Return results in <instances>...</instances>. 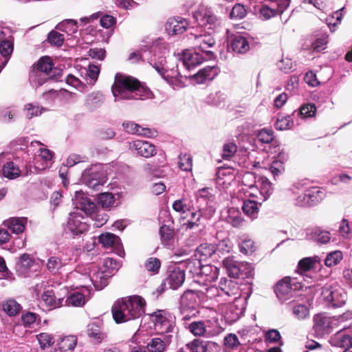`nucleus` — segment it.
Returning <instances> with one entry per match:
<instances>
[{
	"instance_id": "nucleus-1",
	"label": "nucleus",
	"mask_w": 352,
	"mask_h": 352,
	"mask_svg": "<svg viewBox=\"0 0 352 352\" xmlns=\"http://www.w3.org/2000/svg\"><path fill=\"white\" fill-rule=\"evenodd\" d=\"M115 101L120 100H146L152 98L153 94L146 87L133 77L117 74L111 87Z\"/></svg>"
},
{
	"instance_id": "nucleus-2",
	"label": "nucleus",
	"mask_w": 352,
	"mask_h": 352,
	"mask_svg": "<svg viewBox=\"0 0 352 352\" xmlns=\"http://www.w3.org/2000/svg\"><path fill=\"white\" fill-rule=\"evenodd\" d=\"M144 300L138 296L120 299L112 307L113 318L116 323H122L140 318L144 313Z\"/></svg>"
},
{
	"instance_id": "nucleus-3",
	"label": "nucleus",
	"mask_w": 352,
	"mask_h": 352,
	"mask_svg": "<svg viewBox=\"0 0 352 352\" xmlns=\"http://www.w3.org/2000/svg\"><path fill=\"white\" fill-rule=\"evenodd\" d=\"M54 63L49 56H43L34 65L33 71L30 76L32 85L37 88L52 80L54 76L53 72Z\"/></svg>"
},
{
	"instance_id": "nucleus-4",
	"label": "nucleus",
	"mask_w": 352,
	"mask_h": 352,
	"mask_svg": "<svg viewBox=\"0 0 352 352\" xmlns=\"http://www.w3.org/2000/svg\"><path fill=\"white\" fill-rule=\"evenodd\" d=\"M185 329L194 336L212 338L222 333L223 329L212 320H201L190 322L185 324Z\"/></svg>"
},
{
	"instance_id": "nucleus-5",
	"label": "nucleus",
	"mask_w": 352,
	"mask_h": 352,
	"mask_svg": "<svg viewBox=\"0 0 352 352\" xmlns=\"http://www.w3.org/2000/svg\"><path fill=\"white\" fill-rule=\"evenodd\" d=\"M151 54V52L148 50L143 52L141 54L133 52L129 55V59L133 60L135 57H140L142 59L147 58L150 65L153 66L157 72L159 73L165 80L169 82L170 75L166 68L165 56L161 54V53L155 52L154 54L148 58Z\"/></svg>"
},
{
	"instance_id": "nucleus-6",
	"label": "nucleus",
	"mask_w": 352,
	"mask_h": 352,
	"mask_svg": "<svg viewBox=\"0 0 352 352\" xmlns=\"http://www.w3.org/2000/svg\"><path fill=\"white\" fill-rule=\"evenodd\" d=\"M302 287V283L296 278L285 277L276 284L275 293L279 300L284 302L291 298L294 293Z\"/></svg>"
},
{
	"instance_id": "nucleus-7",
	"label": "nucleus",
	"mask_w": 352,
	"mask_h": 352,
	"mask_svg": "<svg viewBox=\"0 0 352 352\" xmlns=\"http://www.w3.org/2000/svg\"><path fill=\"white\" fill-rule=\"evenodd\" d=\"M197 20L200 19L202 25L214 32H219L221 29V21L212 12L210 8L201 6L195 14Z\"/></svg>"
},
{
	"instance_id": "nucleus-8",
	"label": "nucleus",
	"mask_w": 352,
	"mask_h": 352,
	"mask_svg": "<svg viewBox=\"0 0 352 352\" xmlns=\"http://www.w3.org/2000/svg\"><path fill=\"white\" fill-rule=\"evenodd\" d=\"M269 4H263L259 10L262 19L268 20L277 15H281L288 8L291 0H265Z\"/></svg>"
},
{
	"instance_id": "nucleus-9",
	"label": "nucleus",
	"mask_w": 352,
	"mask_h": 352,
	"mask_svg": "<svg viewBox=\"0 0 352 352\" xmlns=\"http://www.w3.org/2000/svg\"><path fill=\"white\" fill-rule=\"evenodd\" d=\"M321 294L327 305L333 308L341 307L346 300V295L342 289L331 285L324 287Z\"/></svg>"
},
{
	"instance_id": "nucleus-10",
	"label": "nucleus",
	"mask_w": 352,
	"mask_h": 352,
	"mask_svg": "<svg viewBox=\"0 0 352 352\" xmlns=\"http://www.w3.org/2000/svg\"><path fill=\"white\" fill-rule=\"evenodd\" d=\"M324 195V192L319 187L313 186L296 197V204L300 206H312L320 203Z\"/></svg>"
},
{
	"instance_id": "nucleus-11",
	"label": "nucleus",
	"mask_w": 352,
	"mask_h": 352,
	"mask_svg": "<svg viewBox=\"0 0 352 352\" xmlns=\"http://www.w3.org/2000/svg\"><path fill=\"white\" fill-rule=\"evenodd\" d=\"M314 329L318 336L329 333L337 325L338 318L336 317H330L324 314H317L315 316Z\"/></svg>"
},
{
	"instance_id": "nucleus-12",
	"label": "nucleus",
	"mask_w": 352,
	"mask_h": 352,
	"mask_svg": "<svg viewBox=\"0 0 352 352\" xmlns=\"http://www.w3.org/2000/svg\"><path fill=\"white\" fill-rule=\"evenodd\" d=\"M88 230V225L85 221V218L79 212H72L69 214L66 232H69L73 236H78Z\"/></svg>"
},
{
	"instance_id": "nucleus-13",
	"label": "nucleus",
	"mask_w": 352,
	"mask_h": 352,
	"mask_svg": "<svg viewBox=\"0 0 352 352\" xmlns=\"http://www.w3.org/2000/svg\"><path fill=\"white\" fill-rule=\"evenodd\" d=\"M241 300L237 298L232 303L221 305V309L226 322L232 324L238 320L244 311L243 305H239Z\"/></svg>"
},
{
	"instance_id": "nucleus-14",
	"label": "nucleus",
	"mask_w": 352,
	"mask_h": 352,
	"mask_svg": "<svg viewBox=\"0 0 352 352\" xmlns=\"http://www.w3.org/2000/svg\"><path fill=\"white\" fill-rule=\"evenodd\" d=\"M129 149L139 156L148 158L157 153L155 146L141 140H136L129 143Z\"/></svg>"
},
{
	"instance_id": "nucleus-15",
	"label": "nucleus",
	"mask_w": 352,
	"mask_h": 352,
	"mask_svg": "<svg viewBox=\"0 0 352 352\" xmlns=\"http://www.w3.org/2000/svg\"><path fill=\"white\" fill-rule=\"evenodd\" d=\"M72 201L76 208L83 211L87 215L90 216L97 210L96 203L91 201L82 191H76L72 198Z\"/></svg>"
},
{
	"instance_id": "nucleus-16",
	"label": "nucleus",
	"mask_w": 352,
	"mask_h": 352,
	"mask_svg": "<svg viewBox=\"0 0 352 352\" xmlns=\"http://www.w3.org/2000/svg\"><path fill=\"white\" fill-rule=\"evenodd\" d=\"M222 301H228L230 298L236 300L239 296L237 283L235 281L222 278L219 283Z\"/></svg>"
},
{
	"instance_id": "nucleus-17",
	"label": "nucleus",
	"mask_w": 352,
	"mask_h": 352,
	"mask_svg": "<svg viewBox=\"0 0 352 352\" xmlns=\"http://www.w3.org/2000/svg\"><path fill=\"white\" fill-rule=\"evenodd\" d=\"M331 344L334 346L351 349L352 347V330L350 327L343 328L331 337Z\"/></svg>"
},
{
	"instance_id": "nucleus-18",
	"label": "nucleus",
	"mask_w": 352,
	"mask_h": 352,
	"mask_svg": "<svg viewBox=\"0 0 352 352\" xmlns=\"http://www.w3.org/2000/svg\"><path fill=\"white\" fill-rule=\"evenodd\" d=\"M99 242L104 248H111L118 255L122 256L124 254L121 240L119 236L110 232L102 234L98 237Z\"/></svg>"
},
{
	"instance_id": "nucleus-19",
	"label": "nucleus",
	"mask_w": 352,
	"mask_h": 352,
	"mask_svg": "<svg viewBox=\"0 0 352 352\" xmlns=\"http://www.w3.org/2000/svg\"><path fill=\"white\" fill-rule=\"evenodd\" d=\"M199 272V276L195 279V283L203 285L212 283L217 279L219 273L217 267L210 265H202Z\"/></svg>"
},
{
	"instance_id": "nucleus-20",
	"label": "nucleus",
	"mask_w": 352,
	"mask_h": 352,
	"mask_svg": "<svg viewBox=\"0 0 352 352\" xmlns=\"http://www.w3.org/2000/svg\"><path fill=\"white\" fill-rule=\"evenodd\" d=\"M90 292L86 287H82L80 291H74L64 298V306L82 307L89 298Z\"/></svg>"
},
{
	"instance_id": "nucleus-21",
	"label": "nucleus",
	"mask_w": 352,
	"mask_h": 352,
	"mask_svg": "<svg viewBox=\"0 0 352 352\" xmlns=\"http://www.w3.org/2000/svg\"><path fill=\"white\" fill-rule=\"evenodd\" d=\"M215 44V40L210 34H200L195 36V45L199 47L202 54L210 59L213 56V53L208 50V48L213 47Z\"/></svg>"
},
{
	"instance_id": "nucleus-22",
	"label": "nucleus",
	"mask_w": 352,
	"mask_h": 352,
	"mask_svg": "<svg viewBox=\"0 0 352 352\" xmlns=\"http://www.w3.org/2000/svg\"><path fill=\"white\" fill-rule=\"evenodd\" d=\"M188 25V21L182 17L169 19L166 23V30L171 35L184 33Z\"/></svg>"
},
{
	"instance_id": "nucleus-23",
	"label": "nucleus",
	"mask_w": 352,
	"mask_h": 352,
	"mask_svg": "<svg viewBox=\"0 0 352 352\" xmlns=\"http://www.w3.org/2000/svg\"><path fill=\"white\" fill-rule=\"evenodd\" d=\"M207 56L198 52L186 51L182 56V64L188 70L200 65Z\"/></svg>"
},
{
	"instance_id": "nucleus-24",
	"label": "nucleus",
	"mask_w": 352,
	"mask_h": 352,
	"mask_svg": "<svg viewBox=\"0 0 352 352\" xmlns=\"http://www.w3.org/2000/svg\"><path fill=\"white\" fill-rule=\"evenodd\" d=\"M89 276L96 289L101 290L107 285V280L111 276V272L107 274L104 271L94 267L89 272Z\"/></svg>"
},
{
	"instance_id": "nucleus-25",
	"label": "nucleus",
	"mask_w": 352,
	"mask_h": 352,
	"mask_svg": "<svg viewBox=\"0 0 352 352\" xmlns=\"http://www.w3.org/2000/svg\"><path fill=\"white\" fill-rule=\"evenodd\" d=\"M185 280L184 270L181 267H175L169 272L166 279L165 285L172 289H177L181 287Z\"/></svg>"
},
{
	"instance_id": "nucleus-26",
	"label": "nucleus",
	"mask_w": 352,
	"mask_h": 352,
	"mask_svg": "<svg viewBox=\"0 0 352 352\" xmlns=\"http://www.w3.org/2000/svg\"><path fill=\"white\" fill-rule=\"evenodd\" d=\"M259 188L255 187L257 193H250L252 197L258 199L261 201H266L272 193V188L270 182L266 177H261L258 181Z\"/></svg>"
},
{
	"instance_id": "nucleus-27",
	"label": "nucleus",
	"mask_w": 352,
	"mask_h": 352,
	"mask_svg": "<svg viewBox=\"0 0 352 352\" xmlns=\"http://www.w3.org/2000/svg\"><path fill=\"white\" fill-rule=\"evenodd\" d=\"M179 264L181 268L184 270V274L187 272L192 275L194 281L195 279L197 278L199 274V271H200L202 265L200 260L197 258L188 259L180 261Z\"/></svg>"
},
{
	"instance_id": "nucleus-28",
	"label": "nucleus",
	"mask_w": 352,
	"mask_h": 352,
	"mask_svg": "<svg viewBox=\"0 0 352 352\" xmlns=\"http://www.w3.org/2000/svg\"><path fill=\"white\" fill-rule=\"evenodd\" d=\"M41 299L49 309H54L64 306V298H57L52 289L44 291L41 296Z\"/></svg>"
},
{
	"instance_id": "nucleus-29",
	"label": "nucleus",
	"mask_w": 352,
	"mask_h": 352,
	"mask_svg": "<svg viewBox=\"0 0 352 352\" xmlns=\"http://www.w3.org/2000/svg\"><path fill=\"white\" fill-rule=\"evenodd\" d=\"M219 69L216 66H208L194 75L195 81L199 83H204L207 80H212L217 75Z\"/></svg>"
},
{
	"instance_id": "nucleus-30",
	"label": "nucleus",
	"mask_w": 352,
	"mask_h": 352,
	"mask_svg": "<svg viewBox=\"0 0 352 352\" xmlns=\"http://www.w3.org/2000/svg\"><path fill=\"white\" fill-rule=\"evenodd\" d=\"M122 126L126 132L131 134L152 137L155 133V131H153L148 128H143L139 124L131 121L123 122Z\"/></svg>"
},
{
	"instance_id": "nucleus-31",
	"label": "nucleus",
	"mask_w": 352,
	"mask_h": 352,
	"mask_svg": "<svg viewBox=\"0 0 352 352\" xmlns=\"http://www.w3.org/2000/svg\"><path fill=\"white\" fill-rule=\"evenodd\" d=\"M262 203L263 201H261L258 199L255 200L245 199L243 201L242 210L250 219H256L259 212V206H261Z\"/></svg>"
},
{
	"instance_id": "nucleus-32",
	"label": "nucleus",
	"mask_w": 352,
	"mask_h": 352,
	"mask_svg": "<svg viewBox=\"0 0 352 352\" xmlns=\"http://www.w3.org/2000/svg\"><path fill=\"white\" fill-rule=\"evenodd\" d=\"M197 304V294L192 290H187L181 296L179 308L196 309Z\"/></svg>"
},
{
	"instance_id": "nucleus-33",
	"label": "nucleus",
	"mask_w": 352,
	"mask_h": 352,
	"mask_svg": "<svg viewBox=\"0 0 352 352\" xmlns=\"http://www.w3.org/2000/svg\"><path fill=\"white\" fill-rule=\"evenodd\" d=\"M3 154L0 155V173L5 177L13 179L19 176L21 170L12 162H6L1 168Z\"/></svg>"
},
{
	"instance_id": "nucleus-34",
	"label": "nucleus",
	"mask_w": 352,
	"mask_h": 352,
	"mask_svg": "<svg viewBox=\"0 0 352 352\" xmlns=\"http://www.w3.org/2000/svg\"><path fill=\"white\" fill-rule=\"evenodd\" d=\"M230 47L237 54H245L250 50L247 38L241 35H236L232 38Z\"/></svg>"
},
{
	"instance_id": "nucleus-35",
	"label": "nucleus",
	"mask_w": 352,
	"mask_h": 352,
	"mask_svg": "<svg viewBox=\"0 0 352 352\" xmlns=\"http://www.w3.org/2000/svg\"><path fill=\"white\" fill-rule=\"evenodd\" d=\"M223 265L226 269L230 276L233 278L240 277V270L244 265H241V262L235 261L233 258L227 257L223 261Z\"/></svg>"
},
{
	"instance_id": "nucleus-36",
	"label": "nucleus",
	"mask_w": 352,
	"mask_h": 352,
	"mask_svg": "<svg viewBox=\"0 0 352 352\" xmlns=\"http://www.w3.org/2000/svg\"><path fill=\"white\" fill-rule=\"evenodd\" d=\"M211 191L212 189L209 188H203L196 192L195 197L198 204L197 208L204 210L209 204L210 201L212 199Z\"/></svg>"
},
{
	"instance_id": "nucleus-37",
	"label": "nucleus",
	"mask_w": 352,
	"mask_h": 352,
	"mask_svg": "<svg viewBox=\"0 0 352 352\" xmlns=\"http://www.w3.org/2000/svg\"><path fill=\"white\" fill-rule=\"evenodd\" d=\"M27 219L23 217H12L5 222V225L14 234L22 233L25 227Z\"/></svg>"
},
{
	"instance_id": "nucleus-38",
	"label": "nucleus",
	"mask_w": 352,
	"mask_h": 352,
	"mask_svg": "<svg viewBox=\"0 0 352 352\" xmlns=\"http://www.w3.org/2000/svg\"><path fill=\"white\" fill-rule=\"evenodd\" d=\"M161 241L164 245L170 247L174 242L175 231L169 226L163 225L160 228Z\"/></svg>"
},
{
	"instance_id": "nucleus-39",
	"label": "nucleus",
	"mask_w": 352,
	"mask_h": 352,
	"mask_svg": "<svg viewBox=\"0 0 352 352\" xmlns=\"http://www.w3.org/2000/svg\"><path fill=\"white\" fill-rule=\"evenodd\" d=\"M310 239L320 244H326L330 241L331 234L329 231L320 228L313 229L309 234Z\"/></svg>"
},
{
	"instance_id": "nucleus-40",
	"label": "nucleus",
	"mask_w": 352,
	"mask_h": 352,
	"mask_svg": "<svg viewBox=\"0 0 352 352\" xmlns=\"http://www.w3.org/2000/svg\"><path fill=\"white\" fill-rule=\"evenodd\" d=\"M316 113V107L314 104L307 103L302 105L297 111H294L292 116L300 117L302 119L314 117Z\"/></svg>"
},
{
	"instance_id": "nucleus-41",
	"label": "nucleus",
	"mask_w": 352,
	"mask_h": 352,
	"mask_svg": "<svg viewBox=\"0 0 352 352\" xmlns=\"http://www.w3.org/2000/svg\"><path fill=\"white\" fill-rule=\"evenodd\" d=\"M69 260L71 258H60L58 256H51L47 260V268L53 274L58 273L60 270L67 264V261Z\"/></svg>"
},
{
	"instance_id": "nucleus-42",
	"label": "nucleus",
	"mask_w": 352,
	"mask_h": 352,
	"mask_svg": "<svg viewBox=\"0 0 352 352\" xmlns=\"http://www.w3.org/2000/svg\"><path fill=\"white\" fill-rule=\"evenodd\" d=\"M77 344V338L74 336H67L61 338L58 343V349L62 352H70L74 349Z\"/></svg>"
},
{
	"instance_id": "nucleus-43",
	"label": "nucleus",
	"mask_w": 352,
	"mask_h": 352,
	"mask_svg": "<svg viewBox=\"0 0 352 352\" xmlns=\"http://www.w3.org/2000/svg\"><path fill=\"white\" fill-rule=\"evenodd\" d=\"M115 197L111 192H102L98 196V202L104 209H109L114 206Z\"/></svg>"
},
{
	"instance_id": "nucleus-44",
	"label": "nucleus",
	"mask_w": 352,
	"mask_h": 352,
	"mask_svg": "<svg viewBox=\"0 0 352 352\" xmlns=\"http://www.w3.org/2000/svg\"><path fill=\"white\" fill-rule=\"evenodd\" d=\"M13 42L10 40H2L0 41V54L5 58L3 66H5L13 52Z\"/></svg>"
},
{
	"instance_id": "nucleus-45",
	"label": "nucleus",
	"mask_w": 352,
	"mask_h": 352,
	"mask_svg": "<svg viewBox=\"0 0 352 352\" xmlns=\"http://www.w3.org/2000/svg\"><path fill=\"white\" fill-rule=\"evenodd\" d=\"M56 29L68 34H72L77 32L78 27L76 21L73 19H66L56 26Z\"/></svg>"
},
{
	"instance_id": "nucleus-46",
	"label": "nucleus",
	"mask_w": 352,
	"mask_h": 352,
	"mask_svg": "<svg viewBox=\"0 0 352 352\" xmlns=\"http://www.w3.org/2000/svg\"><path fill=\"white\" fill-rule=\"evenodd\" d=\"M87 334L96 340H102L104 334L100 331V322L94 321L87 325Z\"/></svg>"
},
{
	"instance_id": "nucleus-47",
	"label": "nucleus",
	"mask_w": 352,
	"mask_h": 352,
	"mask_svg": "<svg viewBox=\"0 0 352 352\" xmlns=\"http://www.w3.org/2000/svg\"><path fill=\"white\" fill-rule=\"evenodd\" d=\"M226 99L227 96L224 93L217 91L211 93L207 97V102L217 107H221L224 106Z\"/></svg>"
},
{
	"instance_id": "nucleus-48",
	"label": "nucleus",
	"mask_w": 352,
	"mask_h": 352,
	"mask_svg": "<svg viewBox=\"0 0 352 352\" xmlns=\"http://www.w3.org/2000/svg\"><path fill=\"white\" fill-rule=\"evenodd\" d=\"M3 310L9 316H15L19 313L21 306L14 300H7L2 304Z\"/></svg>"
},
{
	"instance_id": "nucleus-49",
	"label": "nucleus",
	"mask_w": 352,
	"mask_h": 352,
	"mask_svg": "<svg viewBox=\"0 0 352 352\" xmlns=\"http://www.w3.org/2000/svg\"><path fill=\"white\" fill-rule=\"evenodd\" d=\"M233 170L231 168H220L217 173V182L219 184L230 183L234 178Z\"/></svg>"
},
{
	"instance_id": "nucleus-50",
	"label": "nucleus",
	"mask_w": 352,
	"mask_h": 352,
	"mask_svg": "<svg viewBox=\"0 0 352 352\" xmlns=\"http://www.w3.org/2000/svg\"><path fill=\"white\" fill-rule=\"evenodd\" d=\"M53 154L51 151L47 148H43L38 150V154L35 157V164H37L40 160L45 163V165L43 164L41 169H45L47 166V163L51 162L52 160Z\"/></svg>"
},
{
	"instance_id": "nucleus-51",
	"label": "nucleus",
	"mask_w": 352,
	"mask_h": 352,
	"mask_svg": "<svg viewBox=\"0 0 352 352\" xmlns=\"http://www.w3.org/2000/svg\"><path fill=\"white\" fill-rule=\"evenodd\" d=\"M204 290L201 292L204 293L207 298L210 299H216L217 302L221 301V296L219 286L213 285L208 283V285H204Z\"/></svg>"
},
{
	"instance_id": "nucleus-52",
	"label": "nucleus",
	"mask_w": 352,
	"mask_h": 352,
	"mask_svg": "<svg viewBox=\"0 0 352 352\" xmlns=\"http://www.w3.org/2000/svg\"><path fill=\"white\" fill-rule=\"evenodd\" d=\"M241 343L234 333H228L224 337L223 346L226 350H236Z\"/></svg>"
},
{
	"instance_id": "nucleus-53",
	"label": "nucleus",
	"mask_w": 352,
	"mask_h": 352,
	"mask_svg": "<svg viewBox=\"0 0 352 352\" xmlns=\"http://www.w3.org/2000/svg\"><path fill=\"white\" fill-rule=\"evenodd\" d=\"M186 349L190 352H206L207 345L204 340L195 339L186 344Z\"/></svg>"
},
{
	"instance_id": "nucleus-54",
	"label": "nucleus",
	"mask_w": 352,
	"mask_h": 352,
	"mask_svg": "<svg viewBox=\"0 0 352 352\" xmlns=\"http://www.w3.org/2000/svg\"><path fill=\"white\" fill-rule=\"evenodd\" d=\"M153 322H154L155 328H157L168 318H171L170 314L165 310H157L151 314Z\"/></svg>"
},
{
	"instance_id": "nucleus-55",
	"label": "nucleus",
	"mask_w": 352,
	"mask_h": 352,
	"mask_svg": "<svg viewBox=\"0 0 352 352\" xmlns=\"http://www.w3.org/2000/svg\"><path fill=\"white\" fill-rule=\"evenodd\" d=\"M150 352H164L166 349L165 342L160 338H154L147 344Z\"/></svg>"
},
{
	"instance_id": "nucleus-56",
	"label": "nucleus",
	"mask_w": 352,
	"mask_h": 352,
	"mask_svg": "<svg viewBox=\"0 0 352 352\" xmlns=\"http://www.w3.org/2000/svg\"><path fill=\"white\" fill-rule=\"evenodd\" d=\"M197 252L204 258L211 257L216 252V244L203 243L197 249Z\"/></svg>"
},
{
	"instance_id": "nucleus-57",
	"label": "nucleus",
	"mask_w": 352,
	"mask_h": 352,
	"mask_svg": "<svg viewBox=\"0 0 352 352\" xmlns=\"http://www.w3.org/2000/svg\"><path fill=\"white\" fill-rule=\"evenodd\" d=\"M161 267V261L155 257L148 258L144 263L145 269L153 274H158Z\"/></svg>"
},
{
	"instance_id": "nucleus-58",
	"label": "nucleus",
	"mask_w": 352,
	"mask_h": 352,
	"mask_svg": "<svg viewBox=\"0 0 352 352\" xmlns=\"http://www.w3.org/2000/svg\"><path fill=\"white\" fill-rule=\"evenodd\" d=\"M318 261L316 257H306L301 259L298 262V270L300 273L305 272L314 267L316 263Z\"/></svg>"
},
{
	"instance_id": "nucleus-59",
	"label": "nucleus",
	"mask_w": 352,
	"mask_h": 352,
	"mask_svg": "<svg viewBox=\"0 0 352 352\" xmlns=\"http://www.w3.org/2000/svg\"><path fill=\"white\" fill-rule=\"evenodd\" d=\"M180 314L182 316V321L183 322V325L185 327V324H189L190 322V320L196 318L199 314V311L197 309H181L179 308Z\"/></svg>"
},
{
	"instance_id": "nucleus-60",
	"label": "nucleus",
	"mask_w": 352,
	"mask_h": 352,
	"mask_svg": "<svg viewBox=\"0 0 352 352\" xmlns=\"http://www.w3.org/2000/svg\"><path fill=\"white\" fill-rule=\"evenodd\" d=\"M65 38L63 34L56 30H52L47 36V41L53 45L60 47L63 45Z\"/></svg>"
},
{
	"instance_id": "nucleus-61",
	"label": "nucleus",
	"mask_w": 352,
	"mask_h": 352,
	"mask_svg": "<svg viewBox=\"0 0 352 352\" xmlns=\"http://www.w3.org/2000/svg\"><path fill=\"white\" fill-rule=\"evenodd\" d=\"M293 125L294 122L289 116L278 118L275 123L276 129L280 131L289 129Z\"/></svg>"
},
{
	"instance_id": "nucleus-62",
	"label": "nucleus",
	"mask_w": 352,
	"mask_h": 352,
	"mask_svg": "<svg viewBox=\"0 0 352 352\" xmlns=\"http://www.w3.org/2000/svg\"><path fill=\"white\" fill-rule=\"evenodd\" d=\"M274 138V131L269 129H263L257 134L258 140L264 144L271 143Z\"/></svg>"
},
{
	"instance_id": "nucleus-63",
	"label": "nucleus",
	"mask_w": 352,
	"mask_h": 352,
	"mask_svg": "<svg viewBox=\"0 0 352 352\" xmlns=\"http://www.w3.org/2000/svg\"><path fill=\"white\" fill-rule=\"evenodd\" d=\"M24 110L26 112L27 118L32 119L34 116L41 115L43 111H45V109L30 103L25 106Z\"/></svg>"
},
{
	"instance_id": "nucleus-64",
	"label": "nucleus",
	"mask_w": 352,
	"mask_h": 352,
	"mask_svg": "<svg viewBox=\"0 0 352 352\" xmlns=\"http://www.w3.org/2000/svg\"><path fill=\"white\" fill-rule=\"evenodd\" d=\"M293 314L298 320H303L309 316V311L305 305L298 304L294 305L292 310Z\"/></svg>"
}]
</instances>
